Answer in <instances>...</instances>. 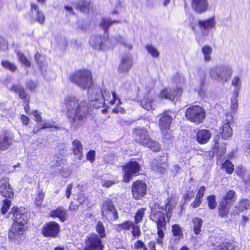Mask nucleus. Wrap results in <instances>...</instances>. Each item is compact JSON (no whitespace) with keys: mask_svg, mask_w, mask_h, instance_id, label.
<instances>
[{"mask_svg":"<svg viewBox=\"0 0 250 250\" xmlns=\"http://www.w3.org/2000/svg\"><path fill=\"white\" fill-rule=\"evenodd\" d=\"M64 103L67 116L71 120V128L76 130L86 122L88 114V104L73 96L67 97Z\"/></svg>","mask_w":250,"mask_h":250,"instance_id":"nucleus-1","label":"nucleus"},{"mask_svg":"<svg viewBox=\"0 0 250 250\" xmlns=\"http://www.w3.org/2000/svg\"><path fill=\"white\" fill-rule=\"evenodd\" d=\"M133 136L135 141L139 144L148 147L154 152L160 150L159 144L157 142L151 139L146 129L145 128L134 129Z\"/></svg>","mask_w":250,"mask_h":250,"instance_id":"nucleus-2","label":"nucleus"},{"mask_svg":"<svg viewBox=\"0 0 250 250\" xmlns=\"http://www.w3.org/2000/svg\"><path fill=\"white\" fill-rule=\"evenodd\" d=\"M111 95L109 91H102L99 88H91L88 90V98L90 105L96 108L103 106L105 101L110 100Z\"/></svg>","mask_w":250,"mask_h":250,"instance_id":"nucleus-3","label":"nucleus"},{"mask_svg":"<svg viewBox=\"0 0 250 250\" xmlns=\"http://www.w3.org/2000/svg\"><path fill=\"white\" fill-rule=\"evenodd\" d=\"M209 73L212 79L221 82H226L230 79L232 71L228 65L218 64L210 68Z\"/></svg>","mask_w":250,"mask_h":250,"instance_id":"nucleus-4","label":"nucleus"},{"mask_svg":"<svg viewBox=\"0 0 250 250\" xmlns=\"http://www.w3.org/2000/svg\"><path fill=\"white\" fill-rule=\"evenodd\" d=\"M152 220L157 224V235L156 243L163 245V239L164 237V232L166 230L167 221L165 214L162 211H155L152 215Z\"/></svg>","mask_w":250,"mask_h":250,"instance_id":"nucleus-5","label":"nucleus"},{"mask_svg":"<svg viewBox=\"0 0 250 250\" xmlns=\"http://www.w3.org/2000/svg\"><path fill=\"white\" fill-rule=\"evenodd\" d=\"M71 81L82 88L89 87L92 83L91 73L86 70H79L71 77Z\"/></svg>","mask_w":250,"mask_h":250,"instance_id":"nucleus-6","label":"nucleus"},{"mask_svg":"<svg viewBox=\"0 0 250 250\" xmlns=\"http://www.w3.org/2000/svg\"><path fill=\"white\" fill-rule=\"evenodd\" d=\"M185 116L187 120L199 125L205 119L206 112L205 110L200 106H191L187 109Z\"/></svg>","mask_w":250,"mask_h":250,"instance_id":"nucleus-7","label":"nucleus"},{"mask_svg":"<svg viewBox=\"0 0 250 250\" xmlns=\"http://www.w3.org/2000/svg\"><path fill=\"white\" fill-rule=\"evenodd\" d=\"M89 43L91 46L97 50H105L108 48H112L114 45L112 44L110 39L108 40L107 37L104 36H92L90 38Z\"/></svg>","mask_w":250,"mask_h":250,"instance_id":"nucleus-8","label":"nucleus"},{"mask_svg":"<svg viewBox=\"0 0 250 250\" xmlns=\"http://www.w3.org/2000/svg\"><path fill=\"white\" fill-rule=\"evenodd\" d=\"M25 231L24 227L13 223L8 232V237L12 242L19 244L22 240Z\"/></svg>","mask_w":250,"mask_h":250,"instance_id":"nucleus-9","label":"nucleus"},{"mask_svg":"<svg viewBox=\"0 0 250 250\" xmlns=\"http://www.w3.org/2000/svg\"><path fill=\"white\" fill-rule=\"evenodd\" d=\"M84 250H103L104 245L100 238L95 233L90 234L85 239Z\"/></svg>","mask_w":250,"mask_h":250,"instance_id":"nucleus-10","label":"nucleus"},{"mask_svg":"<svg viewBox=\"0 0 250 250\" xmlns=\"http://www.w3.org/2000/svg\"><path fill=\"white\" fill-rule=\"evenodd\" d=\"M172 121V117L166 113L162 114L159 120V125L164 136V138L167 141L170 139V135L168 133L167 130L169 129Z\"/></svg>","mask_w":250,"mask_h":250,"instance_id":"nucleus-11","label":"nucleus"},{"mask_svg":"<svg viewBox=\"0 0 250 250\" xmlns=\"http://www.w3.org/2000/svg\"><path fill=\"white\" fill-rule=\"evenodd\" d=\"M102 213L103 217H105L109 219L116 220L118 218V213L112 202L109 199L104 201L102 208Z\"/></svg>","mask_w":250,"mask_h":250,"instance_id":"nucleus-12","label":"nucleus"},{"mask_svg":"<svg viewBox=\"0 0 250 250\" xmlns=\"http://www.w3.org/2000/svg\"><path fill=\"white\" fill-rule=\"evenodd\" d=\"M125 172L124 181L125 182H128L132 179L134 174L139 172L141 167L139 164L135 161H130L123 167Z\"/></svg>","mask_w":250,"mask_h":250,"instance_id":"nucleus-13","label":"nucleus"},{"mask_svg":"<svg viewBox=\"0 0 250 250\" xmlns=\"http://www.w3.org/2000/svg\"><path fill=\"white\" fill-rule=\"evenodd\" d=\"M13 220L14 221V223H17L19 226H24L28 220V213L27 210L24 208H17L13 210Z\"/></svg>","mask_w":250,"mask_h":250,"instance_id":"nucleus-14","label":"nucleus"},{"mask_svg":"<svg viewBox=\"0 0 250 250\" xmlns=\"http://www.w3.org/2000/svg\"><path fill=\"white\" fill-rule=\"evenodd\" d=\"M132 192L135 199L137 200L141 199L146 193V184L142 181L135 182L132 186Z\"/></svg>","mask_w":250,"mask_h":250,"instance_id":"nucleus-15","label":"nucleus"},{"mask_svg":"<svg viewBox=\"0 0 250 250\" xmlns=\"http://www.w3.org/2000/svg\"><path fill=\"white\" fill-rule=\"evenodd\" d=\"M59 231V225L55 222H50L43 227L42 234L45 237H55Z\"/></svg>","mask_w":250,"mask_h":250,"instance_id":"nucleus-16","label":"nucleus"},{"mask_svg":"<svg viewBox=\"0 0 250 250\" xmlns=\"http://www.w3.org/2000/svg\"><path fill=\"white\" fill-rule=\"evenodd\" d=\"M198 24L202 34L207 36L209 29L215 28L216 21L214 17H211L206 20L199 21Z\"/></svg>","mask_w":250,"mask_h":250,"instance_id":"nucleus-17","label":"nucleus"},{"mask_svg":"<svg viewBox=\"0 0 250 250\" xmlns=\"http://www.w3.org/2000/svg\"><path fill=\"white\" fill-rule=\"evenodd\" d=\"M182 92L183 90L180 87H178L176 89L165 88L161 91L160 96L161 98L173 100L176 96L180 95Z\"/></svg>","mask_w":250,"mask_h":250,"instance_id":"nucleus-18","label":"nucleus"},{"mask_svg":"<svg viewBox=\"0 0 250 250\" xmlns=\"http://www.w3.org/2000/svg\"><path fill=\"white\" fill-rule=\"evenodd\" d=\"M0 194L5 197L11 198L13 197L14 192L10 187L8 179H3L0 182Z\"/></svg>","mask_w":250,"mask_h":250,"instance_id":"nucleus-19","label":"nucleus"},{"mask_svg":"<svg viewBox=\"0 0 250 250\" xmlns=\"http://www.w3.org/2000/svg\"><path fill=\"white\" fill-rule=\"evenodd\" d=\"M191 7L196 12L202 13L208 10V0H192Z\"/></svg>","mask_w":250,"mask_h":250,"instance_id":"nucleus-20","label":"nucleus"},{"mask_svg":"<svg viewBox=\"0 0 250 250\" xmlns=\"http://www.w3.org/2000/svg\"><path fill=\"white\" fill-rule=\"evenodd\" d=\"M211 133L209 130L203 129L198 131L196 134L197 141L200 144H206L210 140Z\"/></svg>","mask_w":250,"mask_h":250,"instance_id":"nucleus-21","label":"nucleus"},{"mask_svg":"<svg viewBox=\"0 0 250 250\" xmlns=\"http://www.w3.org/2000/svg\"><path fill=\"white\" fill-rule=\"evenodd\" d=\"M11 90L15 93L19 94V97L22 100H24V102L26 103V106H25L24 108L26 112L29 110V105L28 104L29 102L28 95L25 93L24 88L21 85H13Z\"/></svg>","mask_w":250,"mask_h":250,"instance_id":"nucleus-22","label":"nucleus"},{"mask_svg":"<svg viewBox=\"0 0 250 250\" xmlns=\"http://www.w3.org/2000/svg\"><path fill=\"white\" fill-rule=\"evenodd\" d=\"M132 61L130 56L128 54L123 57L119 70L122 72H127L131 67Z\"/></svg>","mask_w":250,"mask_h":250,"instance_id":"nucleus-23","label":"nucleus"},{"mask_svg":"<svg viewBox=\"0 0 250 250\" xmlns=\"http://www.w3.org/2000/svg\"><path fill=\"white\" fill-rule=\"evenodd\" d=\"M72 150L74 154L77 156L79 160H81L83 157V146L79 140H75L72 143Z\"/></svg>","mask_w":250,"mask_h":250,"instance_id":"nucleus-24","label":"nucleus"},{"mask_svg":"<svg viewBox=\"0 0 250 250\" xmlns=\"http://www.w3.org/2000/svg\"><path fill=\"white\" fill-rule=\"evenodd\" d=\"M110 41L112 44L114 45V46L115 45V42H119L126 49H131L132 47V45L127 41V39L121 35H118L111 38Z\"/></svg>","mask_w":250,"mask_h":250,"instance_id":"nucleus-25","label":"nucleus"},{"mask_svg":"<svg viewBox=\"0 0 250 250\" xmlns=\"http://www.w3.org/2000/svg\"><path fill=\"white\" fill-rule=\"evenodd\" d=\"M77 8L83 13H88L92 10L93 6L90 1L85 0H80L77 4Z\"/></svg>","mask_w":250,"mask_h":250,"instance_id":"nucleus-26","label":"nucleus"},{"mask_svg":"<svg viewBox=\"0 0 250 250\" xmlns=\"http://www.w3.org/2000/svg\"><path fill=\"white\" fill-rule=\"evenodd\" d=\"M112 99L109 101V103L111 105H113L115 103V101L116 100H118V103L117 104V106L113 109L112 112L115 113H121L122 114L124 113L125 112V109L123 107L119 106V105L122 104V102H121L120 99L118 97L117 95L114 92H112Z\"/></svg>","mask_w":250,"mask_h":250,"instance_id":"nucleus-27","label":"nucleus"},{"mask_svg":"<svg viewBox=\"0 0 250 250\" xmlns=\"http://www.w3.org/2000/svg\"><path fill=\"white\" fill-rule=\"evenodd\" d=\"M13 143L12 138L3 135L0 138V150L4 151L9 148Z\"/></svg>","mask_w":250,"mask_h":250,"instance_id":"nucleus-28","label":"nucleus"},{"mask_svg":"<svg viewBox=\"0 0 250 250\" xmlns=\"http://www.w3.org/2000/svg\"><path fill=\"white\" fill-rule=\"evenodd\" d=\"M50 215L52 217H58L62 222L64 221L67 217L66 211L62 208H59L55 210H52L50 212Z\"/></svg>","mask_w":250,"mask_h":250,"instance_id":"nucleus-29","label":"nucleus"},{"mask_svg":"<svg viewBox=\"0 0 250 250\" xmlns=\"http://www.w3.org/2000/svg\"><path fill=\"white\" fill-rule=\"evenodd\" d=\"M237 195L236 192L232 190H229L223 197L222 201L232 205L236 201Z\"/></svg>","mask_w":250,"mask_h":250,"instance_id":"nucleus-30","label":"nucleus"},{"mask_svg":"<svg viewBox=\"0 0 250 250\" xmlns=\"http://www.w3.org/2000/svg\"><path fill=\"white\" fill-rule=\"evenodd\" d=\"M230 206L231 205L229 204H227L225 202L221 201L218 207V213L219 216L222 217H227L229 212Z\"/></svg>","mask_w":250,"mask_h":250,"instance_id":"nucleus-31","label":"nucleus"},{"mask_svg":"<svg viewBox=\"0 0 250 250\" xmlns=\"http://www.w3.org/2000/svg\"><path fill=\"white\" fill-rule=\"evenodd\" d=\"M171 231L175 240H179L183 238V229L179 224L173 225L171 226Z\"/></svg>","mask_w":250,"mask_h":250,"instance_id":"nucleus-32","label":"nucleus"},{"mask_svg":"<svg viewBox=\"0 0 250 250\" xmlns=\"http://www.w3.org/2000/svg\"><path fill=\"white\" fill-rule=\"evenodd\" d=\"M222 138L224 140L229 138L232 135V129L230 126V124L226 120V123H224L222 126Z\"/></svg>","mask_w":250,"mask_h":250,"instance_id":"nucleus-33","label":"nucleus"},{"mask_svg":"<svg viewBox=\"0 0 250 250\" xmlns=\"http://www.w3.org/2000/svg\"><path fill=\"white\" fill-rule=\"evenodd\" d=\"M120 22V20L112 21L108 18H103L100 22V25L104 29V31L106 32L112 24L119 23Z\"/></svg>","mask_w":250,"mask_h":250,"instance_id":"nucleus-34","label":"nucleus"},{"mask_svg":"<svg viewBox=\"0 0 250 250\" xmlns=\"http://www.w3.org/2000/svg\"><path fill=\"white\" fill-rule=\"evenodd\" d=\"M133 222L127 221L125 222L115 225L114 228L118 232L121 231L123 229L129 230L133 227Z\"/></svg>","mask_w":250,"mask_h":250,"instance_id":"nucleus-35","label":"nucleus"},{"mask_svg":"<svg viewBox=\"0 0 250 250\" xmlns=\"http://www.w3.org/2000/svg\"><path fill=\"white\" fill-rule=\"evenodd\" d=\"M31 10L32 11L35 10L37 12V18L35 20V21H38L40 24H43L45 21V16L39 10L37 5L34 4H32Z\"/></svg>","mask_w":250,"mask_h":250,"instance_id":"nucleus-36","label":"nucleus"},{"mask_svg":"<svg viewBox=\"0 0 250 250\" xmlns=\"http://www.w3.org/2000/svg\"><path fill=\"white\" fill-rule=\"evenodd\" d=\"M212 51V48L208 45H205L202 48V52L204 55V59L206 62H208L211 60Z\"/></svg>","mask_w":250,"mask_h":250,"instance_id":"nucleus-37","label":"nucleus"},{"mask_svg":"<svg viewBox=\"0 0 250 250\" xmlns=\"http://www.w3.org/2000/svg\"><path fill=\"white\" fill-rule=\"evenodd\" d=\"M193 224V230L196 234H199L201 231V228L202 226L203 221L199 218H194L192 220Z\"/></svg>","mask_w":250,"mask_h":250,"instance_id":"nucleus-38","label":"nucleus"},{"mask_svg":"<svg viewBox=\"0 0 250 250\" xmlns=\"http://www.w3.org/2000/svg\"><path fill=\"white\" fill-rule=\"evenodd\" d=\"M250 206V202L247 199H243L241 200L239 202V206L236 207L238 210L237 213H239L240 212L243 211L249 208Z\"/></svg>","mask_w":250,"mask_h":250,"instance_id":"nucleus-39","label":"nucleus"},{"mask_svg":"<svg viewBox=\"0 0 250 250\" xmlns=\"http://www.w3.org/2000/svg\"><path fill=\"white\" fill-rule=\"evenodd\" d=\"M217 250H238L236 245L231 243H224L217 247Z\"/></svg>","mask_w":250,"mask_h":250,"instance_id":"nucleus-40","label":"nucleus"},{"mask_svg":"<svg viewBox=\"0 0 250 250\" xmlns=\"http://www.w3.org/2000/svg\"><path fill=\"white\" fill-rule=\"evenodd\" d=\"M17 55L19 61L24 66L30 67L31 62L28 59L25 57L24 54L20 51L17 52Z\"/></svg>","mask_w":250,"mask_h":250,"instance_id":"nucleus-41","label":"nucleus"},{"mask_svg":"<svg viewBox=\"0 0 250 250\" xmlns=\"http://www.w3.org/2000/svg\"><path fill=\"white\" fill-rule=\"evenodd\" d=\"M176 201L174 199H173L172 197L168 198L165 203V205L164 208H165L167 209V217H170V216H168V213L170 210H171L176 205Z\"/></svg>","mask_w":250,"mask_h":250,"instance_id":"nucleus-42","label":"nucleus"},{"mask_svg":"<svg viewBox=\"0 0 250 250\" xmlns=\"http://www.w3.org/2000/svg\"><path fill=\"white\" fill-rule=\"evenodd\" d=\"M96 229V231L101 238H104L106 234L104 227L102 222H98Z\"/></svg>","mask_w":250,"mask_h":250,"instance_id":"nucleus-43","label":"nucleus"},{"mask_svg":"<svg viewBox=\"0 0 250 250\" xmlns=\"http://www.w3.org/2000/svg\"><path fill=\"white\" fill-rule=\"evenodd\" d=\"M145 208H141L137 211L134 217L135 222L136 224H138L142 221L145 215Z\"/></svg>","mask_w":250,"mask_h":250,"instance_id":"nucleus-44","label":"nucleus"},{"mask_svg":"<svg viewBox=\"0 0 250 250\" xmlns=\"http://www.w3.org/2000/svg\"><path fill=\"white\" fill-rule=\"evenodd\" d=\"M222 167L226 169V172L229 174L232 173L234 170V166L228 160L226 161L223 163Z\"/></svg>","mask_w":250,"mask_h":250,"instance_id":"nucleus-45","label":"nucleus"},{"mask_svg":"<svg viewBox=\"0 0 250 250\" xmlns=\"http://www.w3.org/2000/svg\"><path fill=\"white\" fill-rule=\"evenodd\" d=\"M1 64L3 67L11 71H15L17 69V67L14 63H11L7 61H2Z\"/></svg>","mask_w":250,"mask_h":250,"instance_id":"nucleus-46","label":"nucleus"},{"mask_svg":"<svg viewBox=\"0 0 250 250\" xmlns=\"http://www.w3.org/2000/svg\"><path fill=\"white\" fill-rule=\"evenodd\" d=\"M146 49L148 52L153 57H158L159 56V53L154 46L151 45H147Z\"/></svg>","mask_w":250,"mask_h":250,"instance_id":"nucleus-47","label":"nucleus"},{"mask_svg":"<svg viewBox=\"0 0 250 250\" xmlns=\"http://www.w3.org/2000/svg\"><path fill=\"white\" fill-rule=\"evenodd\" d=\"M208 205L210 209H214L216 207L215 196L214 195L209 196L207 198Z\"/></svg>","mask_w":250,"mask_h":250,"instance_id":"nucleus-48","label":"nucleus"},{"mask_svg":"<svg viewBox=\"0 0 250 250\" xmlns=\"http://www.w3.org/2000/svg\"><path fill=\"white\" fill-rule=\"evenodd\" d=\"M45 194L42 192H40L36 196L35 200V204L38 207H40L42 203Z\"/></svg>","mask_w":250,"mask_h":250,"instance_id":"nucleus-49","label":"nucleus"},{"mask_svg":"<svg viewBox=\"0 0 250 250\" xmlns=\"http://www.w3.org/2000/svg\"><path fill=\"white\" fill-rule=\"evenodd\" d=\"M237 96H238V93L236 92V94L231 99V110L233 113H235V112L237 110V107H238Z\"/></svg>","mask_w":250,"mask_h":250,"instance_id":"nucleus-50","label":"nucleus"},{"mask_svg":"<svg viewBox=\"0 0 250 250\" xmlns=\"http://www.w3.org/2000/svg\"><path fill=\"white\" fill-rule=\"evenodd\" d=\"M11 205V201L10 200L8 199H5L3 201V204L1 209V212L2 213L5 214Z\"/></svg>","mask_w":250,"mask_h":250,"instance_id":"nucleus-51","label":"nucleus"},{"mask_svg":"<svg viewBox=\"0 0 250 250\" xmlns=\"http://www.w3.org/2000/svg\"><path fill=\"white\" fill-rule=\"evenodd\" d=\"M132 230L131 231L133 236L135 237L138 238L141 235V230L138 226H135L133 225V227L131 228Z\"/></svg>","mask_w":250,"mask_h":250,"instance_id":"nucleus-52","label":"nucleus"},{"mask_svg":"<svg viewBox=\"0 0 250 250\" xmlns=\"http://www.w3.org/2000/svg\"><path fill=\"white\" fill-rule=\"evenodd\" d=\"M100 183L102 187L106 188H110L112 185L114 184L115 182L112 180H106L104 179H102L101 180Z\"/></svg>","mask_w":250,"mask_h":250,"instance_id":"nucleus-53","label":"nucleus"},{"mask_svg":"<svg viewBox=\"0 0 250 250\" xmlns=\"http://www.w3.org/2000/svg\"><path fill=\"white\" fill-rule=\"evenodd\" d=\"M141 105L143 108L146 110H149L152 109L151 102H148L146 100L144 99L141 102Z\"/></svg>","mask_w":250,"mask_h":250,"instance_id":"nucleus-54","label":"nucleus"},{"mask_svg":"<svg viewBox=\"0 0 250 250\" xmlns=\"http://www.w3.org/2000/svg\"><path fill=\"white\" fill-rule=\"evenodd\" d=\"M34 117V119L38 123L42 122V118L40 115V112L38 110L33 111L31 113Z\"/></svg>","mask_w":250,"mask_h":250,"instance_id":"nucleus-55","label":"nucleus"},{"mask_svg":"<svg viewBox=\"0 0 250 250\" xmlns=\"http://www.w3.org/2000/svg\"><path fill=\"white\" fill-rule=\"evenodd\" d=\"M232 84L236 88L241 86V79L239 77H234L232 81Z\"/></svg>","mask_w":250,"mask_h":250,"instance_id":"nucleus-56","label":"nucleus"},{"mask_svg":"<svg viewBox=\"0 0 250 250\" xmlns=\"http://www.w3.org/2000/svg\"><path fill=\"white\" fill-rule=\"evenodd\" d=\"M219 140V136H216L214 138V142H215V145L214 147L213 148V152H216L218 154V155H221L222 154V152L220 153L218 151L219 150V144H218V141Z\"/></svg>","mask_w":250,"mask_h":250,"instance_id":"nucleus-57","label":"nucleus"},{"mask_svg":"<svg viewBox=\"0 0 250 250\" xmlns=\"http://www.w3.org/2000/svg\"><path fill=\"white\" fill-rule=\"evenodd\" d=\"M95 151L94 150H90L87 154V159L90 161L91 163L93 162L95 160Z\"/></svg>","mask_w":250,"mask_h":250,"instance_id":"nucleus-58","label":"nucleus"},{"mask_svg":"<svg viewBox=\"0 0 250 250\" xmlns=\"http://www.w3.org/2000/svg\"><path fill=\"white\" fill-rule=\"evenodd\" d=\"M54 127V126L52 125H51L50 123H43L42 125V126L41 127H40L39 129H36V128H34L33 129V131L34 133H37L38 130L41 129H44V128H50V127Z\"/></svg>","mask_w":250,"mask_h":250,"instance_id":"nucleus-59","label":"nucleus"},{"mask_svg":"<svg viewBox=\"0 0 250 250\" xmlns=\"http://www.w3.org/2000/svg\"><path fill=\"white\" fill-rule=\"evenodd\" d=\"M37 84L32 81H28L26 83L27 88L29 89L30 90H34Z\"/></svg>","mask_w":250,"mask_h":250,"instance_id":"nucleus-60","label":"nucleus"},{"mask_svg":"<svg viewBox=\"0 0 250 250\" xmlns=\"http://www.w3.org/2000/svg\"><path fill=\"white\" fill-rule=\"evenodd\" d=\"M206 190V188L205 186L201 187L198 190V192L196 195L197 197L201 198L202 199V198L204 196V192Z\"/></svg>","mask_w":250,"mask_h":250,"instance_id":"nucleus-61","label":"nucleus"},{"mask_svg":"<svg viewBox=\"0 0 250 250\" xmlns=\"http://www.w3.org/2000/svg\"><path fill=\"white\" fill-rule=\"evenodd\" d=\"M202 199L196 197L194 201L191 203V206L193 208H195L200 206L202 202Z\"/></svg>","mask_w":250,"mask_h":250,"instance_id":"nucleus-62","label":"nucleus"},{"mask_svg":"<svg viewBox=\"0 0 250 250\" xmlns=\"http://www.w3.org/2000/svg\"><path fill=\"white\" fill-rule=\"evenodd\" d=\"M144 246L145 244L142 241L138 240L135 243L134 247L136 249L139 250L142 249Z\"/></svg>","mask_w":250,"mask_h":250,"instance_id":"nucleus-63","label":"nucleus"},{"mask_svg":"<svg viewBox=\"0 0 250 250\" xmlns=\"http://www.w3.org/2000/svg\"><path fill=\"white\" fill-rule=\"evenodd\" d=\"M7 48L6 42L0 37V50H4Z\"/></svg>","mask_w":250,"mask_h":250,"instance_id":"nucleus-64","label":"nucleus"}]
</instances>
